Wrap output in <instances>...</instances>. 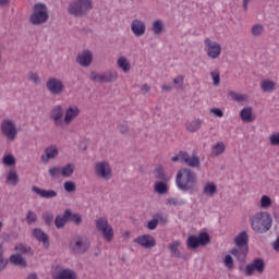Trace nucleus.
<instances>
[{
    "label": "nucleus",
    "mask_w": 279,
    "mask_h": 279,
    "mask_svg": "<svg viewBox=\"0 0 279 279\" xmlns=\"http://www.w3.org/2000/svg\"><path fill=\"white\" fill-rule=\"evenodd\" d=\"M204 45L205 52L208 58H210L211 60H217V58H220L222 51L221 44L207 37L204 40Z\"/></svg>",
    "instance_id": "nucleus-9"
},
{
    "label": "nucleus",
    "mask_w": 279,
    "mask_h": 279,
    "mask_svg": "<svg viewBox=\"0 0 279 279\" xmlns=\"http://www.w3.org/2000/svg\"><path fill=\"white\" fill-rule=\"evenodd\" d=\"M3 228V222L0 221V230Z\"/></svg>",
    "instance_id": "nucleus-64"
},
{
    "label": "nucleus",
    "mask_w": 279,
    "mask_h": 279,
    "mask_svg": "<svg viewBox=\"0 0 279 279\" xmlns=\"http://www.w3.org/2000/svg\"><path fill=\"white\" fill-rule=\"evenodd\" d=\"M226 151V144L223 142H218L211 147L213 156H221Z\"/></svg>",
    "instance_id": "nucleus-32"
},
{
    "label": "nucleus",
    "mask_w": 279,
    "mask_h": 279,
    "mask_svg": "<svg viewBox=\"0 0 279 279\" xmlns=\"http://www.w3.org/2000/svg\"><path fill=\"white\" fill-rule=\"evenodd\" d=\"M210 113L214 114V117H218V119L223 118V111L219 108H211Z\"/></svg>",
    "instance_id": "nucleus-51"
},
{
    "label": "nucleus",
    "mask_w": 279,
    "mask_h": 279,
    "mask_svg": "<svg viewBox=\"0 0 279 279\" xmlns=\"http://www.w3.org/2000/svg\"><path fill=\"white\" fill-rule=\"evenodd\" d=\"M32 191L33 193H36L37 195L44 197V199H51L53 197H58V192L53 190H44L38 186H33Z\"/></svg>",
    "instance_id": "nucleus-21"
},
{
    "label": "nucleus",
    "mask_w": 279,
    "mask_h": 279,
    "mask_svg": "<svg viewBox=\"0 0 279 279\" xmlns=\"http://www.w3.org/2000/svg\"><path fill=\"white\" fill-rule=\"evenodd\" d=\"M75 171V166L73 163H68L64 167H61L62 178H71Z\"/></svg>",
    "instance_id": "nucleus-30"
},
{
    "label": "nucleus",
    "mask_w": 279,
    "mask_h": 279,
    "mask_svg": "<svg viewBox=\"0 0 279 279\" xmlns=\"http://www.w3.org/2000/svg\"><path fill=\"white\" fill-rule=\"evenodd\" d=\"M3 165L7 167H14L16 165V159L12 155H5L2 160Z\"/></svg>",
    "instance_id": "nucleus-41"
},
{
    "label": "nucleus",
    "mask_w": 279,
    "mask_h": 279,
    "mask_svg": "<svg viewBox=\"0 0 279 279\" xmlns=\"http://www.w3.org/2000/svg\"><path fill=\"white\" fill-rule=\"evenodd\" d=\"M162 29H165V23L161 20H157L153 23L154 34H162Z\"/></svg>",
    "instance_id": "nucleus-36"
},
{
    "label": "nucleus",
    "mask_w": 279,
    "mask_h": 279,
    "mask_svg": "<svg viewBox=\"0 0 279 279\" xmlns=\"http://www.w3.org/2000/svg\"><path fill=\"white\" fill-rule=\"evenodd\" d=\"M71 247L76 254H84L90 247V242L86 238H77L75 243L71 244Z\"/></svg>",
    "instance_id": "nucleus-18"
},
{
    "label": "nucleus",
    "mask_w": 279,
    "mask_h": 279,
    "mask_svg": "<svg viewBox=\"0 0 279 279\" xmlns=\"http://www.w3.org/2000/svg\"><path fill=\"white\" fill-rule=\"evenodd\" d=\"M154 175H155L156 180H161V181L167 180V177L165 175V169L162 168V166H158L155 169Z\"/></svg>",
    "instance_id": "nucleus-37"
},
{
    "label": "nucleus",
    "mask_w": 279,
    "mask_h": 279,
    "mask_svg": "<svg viewBox=\"0 0 279 279\" xmlns=\"http://www.w3.org/2000/svg\"><path fill=\"white\" fill-rule=\"evenodd\" d=\"M154 190L158 195H166V193H169V186L162 181L157 182Z\"/></svg>",
    "instance_id": "nucleus-31"
},
{
    "label": "nucleus",
    "mask_w": 279,
    "mask_h": 279,
    "mask_svg": "<svg viewBox=\"0 0 279 279\" xmlns=\"http://www.w3.org/2000/svg\"><path fill=\"white\" fill-rule=\"evenodd\" d=\"M1 132L8 141H16L19 136V129H16V123L10 119H4L0 124Z\"/></svg>",
    "instance_id": "nucleus-8"
},
{
    "label": "nucleus",
    "mask_w": 279,
    "mask_h": 279,
    "mask_svg": "<svg viewBox=\"0 0 279 279\" xmlns=\"http://www.w3.org/2000/svg\"><path fill=\"white\" fill-rule=\"evenodd\" d=\"M46 155L41 156L43 162H49V160H53L56 156H58V147L57 146H49L45 150Z\"/></svg>",
    "instance_id": "nucleus-23"
},
{
    "label": "nucleus",
    "mask_w": 279,
    "mask_h": 279,
    "mask_svg": "<svg viewBox=\"0 0 279 279\" xmlns=\"http://www.w3.org/2000/svg\"><path fill=\"white\" fill-rule=\"evenodd\" d=\"M96 174L98 178H102L104 180H110L112 178V169L108 162H98L95 168Z\"/></svg>",
    "instance_id": "nucleus-15"
},
{
    "label": "nucleus",
    "mask_w": 279,
    "mask_h": 279,
    "mask_svg": "<svg viewBox=\"0 0 279 279\" xmlns=\"http://www.w3.org/2000/svg\"><path fill=\"white\" fill-rule=\"evenodd\" d=\"M172 162H184L192 169H199L202 161L197 156H190L186 151H179L175 156L171 157Z\"/></svg>",
    "instance_id": "nucleus-4"
},
{
    "label": "nucleus",
    "mask_w": 279,
    "mask_h": 279,
    "mask_svg": "<svg viewBox=\"0 0 279 279\" xmlns=\"http://www.w3.org/2000/svg\"><path fill=\"white\" fill-rule=\"evenodd\" d=\"M131 31L134 34V36H145V32H147V26L145 25V22L135 19L131 23Z\"/></svg>",
    "instance_id": "nucleus-19"
},
{
    "label": "nucleus",
    "mask_w": 279,
    "mask_h": 279,
    "mask_svg": "<svg viewBox=\"0 0 279 279\" xmlns=\"http://www.w3.org/2000/svg\"><path fill=\"white\" fill-rule=\"evenodd\" d=\"M7 265L8 259L3 258V245L0 244V271H3Z\"/></svg>",
    "instance_id": "nucleus-47"
},
{
    "label": "nucleus",
    "mask_w": 279,
    "mask_h": 279,
    "mask_svg": "<svg viewBox=\"0 0 279 279\" xmlns=\"http://www.w3.org/2000/svg\"><path fill=\"white\" fill-rule=\"evenodd\" d=\"M36 219H37L36 213L28 210V213L26 215L27 223H35Z\"/></svg>",
    "instance_id": "nucleus-50"
},
{
    "label": "nucleus",
    "mask_w": 279,
    "mask_h": 279,
    "mask_svg": "<svg viewBox=\"0 0 279 279\" xmlns=\"http://www.w3.org/2000/svg\"><path fill=\"white\" fill-rule=\"evenodd\" d=\"M179 247H180V241H175L169 244V250L171 254H173L174 256H180V251L178 250Z\"/></svg>",
    "instance_id": "nucleus-43"
},
{
    "label": "nucleus",
    "mask_w": 279,
    "mask_h": 279,
    "mask_svg": "<svg viewBox=\"0 0 279 279\" xmlns=\"http://www.w3.org/2000/svg\"><path fill=\"white\" fill-rule=\"evenodd\" d=\"M89 10H93V0H77L70 4L68 12L73 16H82Z\"/></svg>",
    "instance_id": "nucleus-6"
},
{
    "label": "nucleus",
    "mask_w": 279,
    "mask_h": 279,
    "mask_svg": "<svg viewBox=\"0 0 279 279\" xmlns=\"http://www.w3.org/2000/svg\"><path fill=\"white\" fill-rule=\"evenodd\" d=\"M63 189L64 191H66V193H75V190H76L75 182L65 181L63 184Z\"/></svg>",
    "instance_id": "nucleus-42"
},
{
    "label": "nucleus",
    "mask_w": 279,
    "mask_h": 279,
    "mask_svg": "<svg viewBox=\"0 0 279 279\" xmlns=\"http://www.w3.org/2000/svg\"><path fill=\"white\" fill-rule=\"evenodd\" d=\"M174 84H181V86L184 84V76L179 75L173 80Z\"/></svg>",
    "instance_id": "nucleus-57"
},
{
    "label": "nucleus",
    "mask_w": 279,
    "mask_h": 279,
    "mask_svg": "<svg viewBox=\"0 0 279 279\" xmlns=\"http://www.w3.org/2000/svg\"><path fill=\"white\" fill-rule=\"evenodd\" d=\"M71 219V211L69 209H65L63 216H57L54 220L56 228H64L66 226V221Z\"/></svg>",
    "instance_id": "nucleus-24"
},
{
    "label": "nucleus",
    "mask_w": 279,
    "mask_h": 279,
    "mask_svg": "<svg viewBox=\"0 0 279 279\" xmlns=\"http://www.w3.org/2000/svg\"><path fill=\"white\" fill-rule=\"evenodd\" d=\"M54 279H75V272L64 269Z\"/></svg>",
    "instance_id": "nucleus-35"
},
{
    "label": "nucleus",
    "mask_w": 279,
    "mask_h": 279,
    "mask_svg": "<svg viewBox=\"0 0 279 279\" xmlns=\"http://www.w3.org/2000/svg\"><path fill=\"white\" fill-rule=\"evenodd\" d=\"M43 217H44V221H45V223H47V226H49L53 221V214H51V213H45Z\"/></svg>",
    "instance_id": "nucleus-53"
},
{
    "label": "nucleus",
    "mask_w": 279,
    "mask_h": 279,
    "mask_svg": "<svg viewBox=\"0 0 279 279\" xmlns=\"http://www.w3.org/2000/svg\"><path fill=\"white\" fill-rule=\"evenodd\" d=\"M80 107L75 106V105H70L66 109H65V113H64V118H63V124L64 125H71V123H73V121H75V119H77L80 117Z\"/></svg>",
    "instance_id": "nucleus-14"
},
{
    "label": "nucleus",
    "mask_w": 279,
    "mask_h": 279,
    "mask_svg": "<svg viewBox=\"0 0 279 279\" xmlns=\"http://www.w3.org/2000/svg\"><path fill=\"white\" fill-rule=\"evenodd\" d=\"M133 243H137L141 247L145 250H151V247H156V239L149 234L140 235L133 240Z\"/></svg>",
    "instance_id": "nucleus-16"
},
{
    "label": "nucleus",
    "mask_w": 279,
    "mask_h": 279,
    "mask_svg": "<svg viewBox=\"0 0 279 279\" xmlns=\"http://www.w3.org/2000/svg\"><path fill=\"white\" fill-rule=\"evenodd\" d=\"M175 184L180 191H189L190 194L199 191L197 187V174L189 168H183L178 171Z\"/></svg>",
    "instance_id": "nucleus-1"
},
{
    "label": "nucleus",
    "mask_w": 279,
    "mask_h": 279,
    "mask_svg": "<svg viewBox=\"0 0 279 279\" xmlns=\"http://www.w3.org/2000/svg\"><path fill=\"white\" fill-rule=\"evenodd\" d=\"M10 3V0H0V5H8Z\"/></svg>",
    "instance_id": "nucleus-62"
},
{
    "label": "nucleus",
    "mask_w": 279,
    "mask_h": 279,
    "mask_svg": "<svg viewBox=\"0 0 279 279\" xmlns=\"http://www.w3.org/2000/svg\"><path fill=\"white\" fill-rule=\"evenodd\" d=\"M89 78L92 82H98L99 84L117 82V80H119V73H117V71H108L105 73H97L93 71L90 72Z\"/></svg>",
    "instance_id": "nucleus-10"
},
{
    "label": "nucleus",
    "mask_w": 279,
    "mask_h": 279,
    "mask_svg": "<svg viewBox=\"0 0 279 279\" xmlns=\"http://www.w3.org/2000/svg\"><path fill=\"white\" fill-rule=\"evenodd\" d=\"M225 267L227 269H234V259L230 255H226L223 258Z\"/></svg>",
    "instance_id": "nucleus-46"
},
{
    "label": "nucleus",
    "mask_w": 279,
    "mask_h": 279,
    "mask_svg": "<svg viewBox=\"0 0 279 279\" xmlns=\"http://www.w3.org/2000/svg\"><path fill=\"white\" fill-rule=\"evenodd\" d=\"M270 145L278 146L279 145V133H275L269 137Z\"/></svg>",
    "instance_id": "nucleus-52"
},
{
    "label": "nucleus",
    "mask_w": 279,
    "mask_h": 279,
    "mask_svg": "<svg viewBox=\"0 0 279 279\" xmlns=\"http://www.w3.org/2000/svg\"><path fill=\"white\" fill-rule=\"evenodd\" d=\"M240 117L244 123H252L254 121V116L252 114V107H245L241 110Z\"/></svg>",
    "instance_id": "nucleus-27"
},
{
    "label": "nucleus",
    "mask_w": 279,
    "mask_h": 279,
    "mask_svg": "<svg viewBox=\"0 0 279 279\" xmlns=\"http://www.w3.org/2000/svg\"><path fill=\"white\" fill-rule=\"evenodd\" d=\"M147 228H148V230H156V228H158V220L153 219V220L148 221Z\"/></svg>",
    "instance_id": "nucleus-54"
},
{
    "label": "nucleus",
    "mask_w": 279,
    "mask_h": 279,
    "mask_svg": "<svg viewBox=\"0 0 279 279\" xmlns=\"http://www.w3.org/2000/svg\"><path fill=\"white\" fill-rule=\"evenodd\" d=\"M142 93H149V90H151V86H149L148 84H144L141 87Z\"/></svg>",
    "instance_id": "nucleus-58"
},
{
    "label": "nucleus",
    "mask_w": 279,
    "mask_h": 279,
    "mask_svg": "<svg viewBox=\"0 0 279 279\" xmlns=\"http://www.w3.org/2000/svg\"><path fill=\"white\" fill-rule=\"evenodd\" d=\"M69 221H73L76 226H80L82 223V216L80 214H71Z\"/></svg>",
    "instance_id": "nucleus-49"
},
{
    "label": "nucleus",
    "mask_w": 279,
    "mask_h": 279,
    "mask_svg": "<svg viewBox=\"0 0 279 279\" xmlns=\"http://www.w3.org/2000/svg\"><path fill=\"white\" fill-rule=\"evenodd\" d=\"M117 64L119 69L123 71V73L130 72V69H132V65L130 64V61L125 57H120L117 61Z\"/></svg>",
    "instance_id": "nucleus-29"
},
{
    "label": "nucleus",
    "mask_w": 279,
    "mask_h": 279,
    "mask_svg": "<svg viewBox=\"0 0 279 279\" xmlns=\"http://www.w3.org/2000/svg\"><path fill=\"white\" fill-rule=\"evenodd\" d=\"M7 180L10 182V184L16 186L19 184V174L15 171H11L8 173Z\"/></svg>",
    "instance_id": "nucleus-39"
},
{
    "label": "nucleus",
    "mask_w": 279,
    "mask_h": 279,
    "mask_svg": "<svg viewBox=\"0 0 279 279\" xmlns=\"http://www.w3.org/2000/svg\"><path fill=\"white\" fill-rule=\"evenodd\" d=\"M260 88L263 93H274L276 90V82L265 78L260 82Z\"/></svg>",
    "instance_id": "nucleus-25"
},
{
    "label": "nucleus",
    "mask_w": 279,
    "mask_h": 279,
    "mask_svg": "<svg viewBox=\"0 0 279 279\" xmlns=\"http://www.w3.org/2000/svg\"><path fill=\"white\" fill-rule=\"evenodd\" d=\"M260 208H263L264 210H267V208H270L271 206V197L267 196V195H263L260 201Z\"/></svg>",
    "instance_id": "nucleus-38"
},
{
    "label": "nucleus",
    "mask_w": 279,
    "mask_h": 279,
    "mask_svg": "<svg viewBox=\"0 0 279 279\" xmlns=\"http://www.w3.org/2000/svg\"><path fill=\"white\" fill-rule=\"evenodd\" d=\"M26 279H38L36 274H31Z\"/></svg>",
    "instance_id": "nucleus-63"
},
{
    "label": "nucleus",
    "mask_w": 279,
    "mask_h": 279,
    "mask_svg": "<svg viewBox=\"0 0 279 279\" xmlns=\"http://www.w3.org/2000/svg\"><path fill=\"white\" fill-rule=\"evenodd\" d=\"M161 89H162V90H166L167 93H169V92L172 90V87H171V85H169V84H165V85L161 86Z\"/></svg>",
    "instance_id": "nucleus-61"
},
{
    "label": "nucleus",
    "mask_w": 279,
    "mask_h": 279,
    "mask_svg": "<svg viewBox=\"0 0 279 279\" xmlns=\"http://www.w3.org/2000/svg\"><path fill=\"white\" fill-rule=\"evenodd\" d=\"M254 271L263 274L265 271V262L260 258L253 260L252 264L246 265L244 274L245 276H252Z\"/></svg>",
    "instance_id": "nucleus-17"
},
{
    "label": "nucleus",
    "mask_w": 279,
    "mask_h": 279,
    "mask_svg": "<svg viewBox=\"0 0 279 279\" xmlns=\"http://www.w3.org/2000/svg\"><path fill=\"white\" fill-rule=\"evenodd\" d=\"M96 229L102 234L105 241L110 243L114 239V229L108 222V218L100 217L96 220Z\"/></svg>",
    "instance_id": "nucleus-7"
},
{
    "label": "nucleus",
    "mask_w": 279,
    "mask_h": 279,
    "mask_svg": "<svg viewBox=\"0 0 279 279\" xmlns=\"http://www.w3.org/2000/svg\"><path fill=\"white\" fill-rule=\"evenodd\" d=\"M168 204L170 206H178V204H182V202L178 201V198H175V197H170V198H168Z\"/></svg>",
    "instance_id": "nucleus-56"
},
{
    "label": "nucleus",
    "mask_w": 279,
    "mask_h": 279,
    "mask_svg": "<svg viewBox=\"0 0 279 279\" xmlns=\"http://www.w3.org/2000/svg\"><path fill=\"white\" fill-rule=\"evenodd\" d=\"M49 174L51 175V178H58V175H62V168L52 167L49 169Z\"/></svg>",
    "instance_id": "nucleus-48"
},
{
    "label": "nucleus",
    "mask_w": 279,
    "mask_h": 279,
    "mask_svg": "<svg viewBox=\"0 0 279 279\" xmlns=\"http://www.w3.org/2000/svg\"><path fill=\"white\" fill-rule=\"evenodd\" d=\"M76 62H78L81 66H90V63L93 62V52L89 50L82 51L77 54Z\"/></svg>",
    "instance_id": "nucleus-20"
},
{
    "label": "nucleus",
    "mask_w": 279,
    "mask_h": 279,
    "mask_svg": "<svg viewBox=\"0 0 279 279\" xmlns=\"http://www.w3.org/2000/svg\"><path fill=\"white\" fill-rule=\"evenodd\" d=\"M119 130L122 134H125V132H128V124H121L119 126Z\"/></svg>",
    "instance_id": "nucleus-60"
},
{
    "label": "nucleus",
    "mask_w": 279,
    "mask_h": 279,
    "mask_svg": "<svg viewBox=\"0 0 279 279\" xmlns=\"http://www.w3.org/2000/svg\"><path fill=\"white\" fill-rule=\"evenodd\" d=\"M33 236H35L39 243H44V247H49V235H47L43 230H33Z\"/></svg>",
    "instance_id": "nucleus-22"
},
{
    "label": "nucleus",
    "mask_w": 279,
    "mask_h": 279,
    "mask_svg": "<svg viewBox=\"0 0 279 279\" xmlns=\"http://www.w3.org/2000/svg\"><path fill=\"white\" fill-rule=\"evenodd\" d=\"M229 97H231V99H233V101H236L238 104H241L243 101H247V95L239 94L234 90L229 92Z\"/></svg>",
    "instance_id": "nucleus-34"
},
{
    "label": "nucleus",
    "mask_w": 279,
    "mask_h": 279,
    "mask_svg": "<svg viewBox=\"0 0 279 279\" xmlns=\"http://www.w3.org/2000/svg\"><path fill=\"white\" fill-rule=\"evenodd\" d=\"M204 195L215 197L217 195V185L214 182H207L203 187Z\"/></svg>",
    "instance_id": "nucleus-26"
},
{
    "label": "nucleus",
    "mask_w": 279,
    "mask_h": 279,
    "mask_svg": "<svg viewBox=\"0 0 279 279\" xmlns=\"http://www.w3.org/2000/svg\"><path fill=\"white\" fill-rule=\"evenodd\" d=\"M49 20V13L47 12V5L37 3L34 5L33 14L31 15V23L33 25H43Z\"/></svg>",
    "instance_id": "nucleus-5"
},
{
    "label": "nucleus",
    "mask_w": 279,
    "mask_h": 279,
    "mask_svg": "<svg viewBox=\"0 0 279 279\" xmlns=\"http://www.w3.org/2000/svg\"><path fill=\"white\" fill-rule=\"evenodd\" d=\"M64 109L57 105L50 111V119L53 120L56 128H64Z\"/></svg>",
    "instance_id": "nucleus-13"
},
{
    "label": "nucleus",
    "mask_w": 279,
    "mask_h": 279,
    "mask_svg": "<svg viewBox=\"0 0 279 279\" xmlns=\"http://www.w3.org/2000/svg\"><path fill=\"white\" fill-rule=\"evenodd\" d=\"M185 128L187 132H197L199 128H202V120L201 119H194L192 121H187L185 123Z\"/></svg>",
    "instance_id": "nucleus-28"
},
{
    "label": "nucleus",
    "mask_w": 279,
    "mask_h": 279,
    "mask_svg": "<svg viewBox=\"0 0 279 279\" xmlns=\"http://www.w3.org/2000/svg\"><path fill=\"white\" fill-rule=\"evenodd\" d=\"M250 223L253 232L265 234V232L271 230L274 218H271V215L267 211H257L250 217Z\"/></svg>",
    "instance_id": "nucleus-2"
},
{
    "label": "nucleus",
    "mask_w": 279,
    "mask_h": 279,
    "mask_svg": "<svg viewBox=\"0 0 279 279\" xmlns=\"http://www.w3.org/2000/svg\"><path fill=\"white\" fill-rule=\"evenodd\" d=\"M29 80L31 82H34V84H38L40 82V77H38V74L36 73H31Z\"/></svg>",
    "instance_id": "nucleus-55"
},
{
    "label": "nucleus",
    "mask_w": 279,
    "mask_h": 279,
    "mask_svg": "<svg viewBox=\"0 0 279 279\" xmlns=\"http://www.w3.org/2000/svg\"><path fill=\"white\" fill-rule=\"evenodd\" d=\"M10 263H12V265H19L20 267H26L27 266V262H25L23 256H21L19 254L11 255L10 256Z\"/></svg>",
    "instance_id": "nucleus-33"
},
{
    "label": "nucleus",
    "mask_w": 279,
    "mask_h": 279,
    "mask_svg": "<svg viewBox=\"0 0 279 279\" xmlns=\"http://www.w3.org/2000/svg\"><path fill=\"white\" fill-rule=\"evenodd\" d=\"M264 32H265V26H263L262 24H255L252 27L253 36H260V34H263Z\"/></svg>",
    "instance_id": "nucleus-44"
},
{
    "label": "nucleus",
    "mask_w": 279,
    "mask_h": 279,
    "mask_svg": "<svg viewBox=\"0 0 279 279\" xmlns=\"http://www.w3.org/2000/svg\"><path fill=\"white\" fill-rule=\"evenodd\" d=\"M46 88L51 95H62L64 93V82L58 77H50L46 83Z\"/></svg>",
    "instance_id": "nucleus-12"
},
{
    "label": "nucleus",
    "mask_w": 279,
    "mask_h": 279,
    "mask_svg": "<svg viewBox=\"0 0 279 279\" xmlns=\"http://www.w3.org/2000/svg\"><path fill=\"white\" fill-rule=\"evenodd\" d=\"M14 250L15 252H20V254H29V252H32L31 247H27L26 245L21 243L15 245Z\"/></svg>",
    "instance_id": "nucleus-45"
},
{
    "label": "nucleus",
    "mask_w": 279,
    "mask_h": 279,
    "mask_svg": "<svg viewBox=\"0 0 279 279\" xmlns=\"http://www.w3.org/2000/svg\"><path fill=\"white\" fill-rule=\"evenodd\" d=\"M250 241V235H247V232L242 231L235 239L234 243L236 245L235 248H233L230 254L234 256L240 263H243L245 258L247 257V243Z\"/></svg>",
    "instance_id": "nucleus-3"
},
{
    "label": "nucleus",
    "mask_w": 279,
    "mask_h": 279,
    "mask_svg": "<svg viewBox=\"0 0 279 279\" xmlns=\"http://www.w3.org/2000/svg\"><path fill=\"white\" fill-rule=\"evenodd\" d=\"M213 84L214 86H219L221 84V75L219 73V70H214L210 72Z\"/></svg>",
    "instance_id": "nucleus-40"
},
{
    "label": "nucleus",
    "mask_w": 279,
    "mask_h": 279,
    "mask_svg": "<svg viewBox=\"0 0 279 279\" xmlns=\"http://www.w3.org/2000/svg\"><path fill=\"white\" fill-rule=\"evenodd\" d=\"M250 3H252V0H243L244 12H247Z\"/></svg>",
    "instance_id": "nucleus-59"
},
{
    "label": "nucleus",
    "mask_w": 279,
    "mask_h": 279,
    "mask_svg": "<svg viewBox=\"0 0 279 279\" xmlns=\"http://www.w3.org/2000/svg\"><path fill=\"white\" fill-rule=\"evenodd\" d=\"M186 243L190 250H197V247L202 245H208L210 243V236L205 232L201 233L198 236L190 235Z\"/></svg>",
    "instance_id": "nucleus-11"
}]
</instances>
